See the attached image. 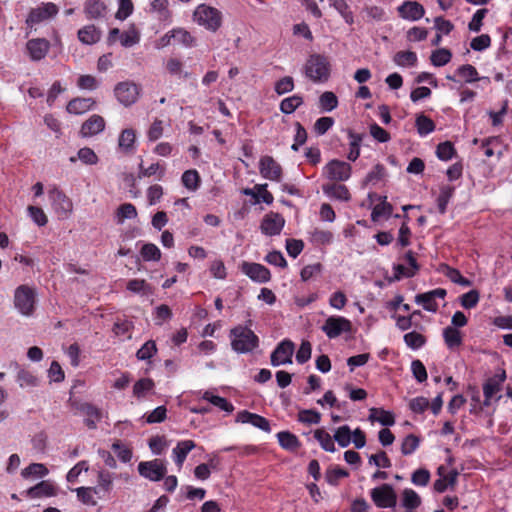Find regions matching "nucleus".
Wrapping results in <instances>:
<instances>
[{"instance_id": "17", "label": "nucleus", "mask_w": 512, "mask_h": 512, "mask_svg": "<svg viewBox=\"0 0 512 512\" xmlns=\"http://www.w3.org/2000/svg\"><path fill=\"white\" fill-rule=\"evenodd\" d=\"M284 224L285 219L281 214L270 212L264 216L260 229L265 235L275 236L281 233Z\"/></svg>"}, {"instance_id": "43", "label": "nucleus", "mask_w": 512, "mask_h": 512, "mask_svg": "<svg viewBox=\"0 0 512 512\" xmlns=\"http://www.w3.org/2000/svg\"><path fill=\"white\" fill-rule=\"evenodd\" d=\"M140 41V33L134 25L120 35V42L123 47H132Z\"/></svg>"}, {"instance_id": "63", "label": "nucleus", "mask_w": 512, "mask_h": 512, "mask_svg": "<svg viewBox=\"0 0 512 512\" xmlns=\"http://www.w3.org/2000/svg\"><path fill=\"white\" fill-rule=\"evenodd\" d=\"M48 474V469L44 464L41 463H32L28 467L22 470L21 475L24 478H28L31 475H37L40 477L46 476Z\"/></svg>"}, {"instance_id": "20", "label": "nucleus", "mask_w": 512, "mask_h": 512, "mask_svg": "<svg viewBox=\"0 0 512 512\" xmlns=\"http://www.w3.org/2000/svg\"><path fill=\"white\" fill-rule=\"evenodd\" d=\"M236 422L243 424L249 423L267 433H269L271 430L270 423L266 418L255 413H251L247 410L238 412L236 416Z\"/></svg>"}, {"instance_id": "2", "label": "nucleus", "mask_w": 512, "mask_h": 512, "mask_svg": "<svg viewBox=\"0 0 512 512\" xmlns=\"http://www.w3.org/2000/svg\"><path fill=\"white\" fill-rule=\"evenodd\" d=\"M193 21L210 32H216L222 26L223 15L215 7L200 4L193 12Z\"/></svg>"}, {"instance_id": "13", "label": "nucleus", "mask_w": 512, "mask_h": 512, "mask_svg": "<svg viewBox=\"0 0 512 512\" xmlns=\"http://www.w3.org/2000/svg\"><path fill=\"white\" fill-rule=\"evenodd\" d=\"M447 295V292L443 288H436L434 290L417 294L415 296V302L419 305H422L426 311L429 312H437L438 303L436 299H444Z\"/></svg>"}, {"instance_id": "40", "label": "nucleus", "mask_w": 512, "mask_h": 512, "mask_svg": "<svg viewBox=\"0 0 512 512\" xmlns=\"http://www.w3.org/2000/svg\"><path fill=\"white\" fill-rule=\"evenodd\" d=\"M393 61L398 66L413 67L417 63V55L412 51H399L394 55Z\"/></svg>"}, {"instance_id": "51", "label": "nucleus", "mask_w": 512, "mask_h": 512, "mask_svg": "<svg viewBox=\"0 0 512 512\" xmlns=\"http://www.w3.org/2000/svg\"><path fill=\"white\" fill-rule=\"evenodd\" d=\"M454 188L450 186H443L440 189L439 196L437 198L438 210L441 214L446 212L447 205L453 195Z\"/></svg>"}, {"instance_id": "32", "label": "nucleus", "mask_w": 512, "mask_h": 512, "mask_svg": "<svg viewBox=\"0 0 512 512\" xmlns=\"http://www.w3.org/2000/svg\"><path fill=\"white\" fill-rule=\"evenodd\" d=\"M136 135L135 131L131 128L124 129L118 138V147L125 153H130L134 149Z\"/></svg>"}, {"instance_id": "24", "label": "nucleus", "mask_w": 512, "mask_h": 512, "mask_svg": "<svg viewBox=\"0 0 512 512\" xmlns=\"http://www.w3.org/2000/svg\"><path fill=\"white\" fill-rule=\"evenodd\" d=\"M443 470L444 467L442 466L438 468L440 478L434 482V490L438 493H443L449 486H454L458 477V472L456 470H451L446 475L442 474Z\"/></svg>"}, {"instance_id": "60", "label": "nucleus", "mask_w": 512, "mask_h": 512, "mask_svg": "<svg viewBox=\"0 0 512 512\" xmlns=\"http://www.w3.org/2000/svg\"><path fill=\"white\" fill-rule=\"evenodd\" d=\"M174 30V44H182L186 47L194 45V37L183 28H176Z\"/></svg>"}, {"instance_id": "37", "label": "nucleus", "mask_w": 512, "mask_h": 512, "mask_svg": "<svg viewBox=\"0 0 512 512\" xmlns=\"http://www.w3.org/2000/svg\"><path fill=\"white\" fill-rule=\"evenodd\" d=\"M74 491L76 492L78 500L83 504L91 506L97 504L95 495L98 493V489L96 487H79Z\"/></svg>"}, {"instance_id": "41", "label": "nucleus", "mask_w": 512, "mask_h": 512, "mask_svg": "<svg viewBox=\"0 0 512 512\" xmlns=\"http://www.w3.org/2000/svg\"><path fill=\"white\" fill-rule=\"evenodd\" d=\"M415 126L420 136H426L435 130L433 120L423 114L416 117Z\"/></svg>"}, {"instance_id": "9", "label": "nucleus", "mask_w": 512, "mask_h": 512, "mask_svg": "<svg viewBox=\"0 0 512 512\" xmlns=\"http://www.w3.org/2000/svg\"><path fill=\"white\" fill-rule=\"evenodd\" d=\"M139 474L150 481H160L167 473L164 462L160 459L144 461L138 464Z\"/></svg>"}, {"instance_id": "64", "label": "nucleus", "mask_w": 512, "mask_h": 512, "mask_svg": "<svg viewBox=\"0 0 512 512\" xmlns=\"http://www.w3.org/2000/svg\"><path fill=\"white\" fill-rule=\"evenodd\" d=\"M127 289L133 293H151L149 284L144 279H132L127 283Z\"/></svg>"}, {"instance_id": "35", "label": "nucleus", "mask_w": 512, "mask_h": 512, "mask_svg": "<svg viewBox=\"0 0 512 512\" xmlns=\"http://www.w3.org/2000/svg\"><path fill=\"white\" fill-rule=\"evenodd\" d=\"M440 272L449 278L453 283L459 284L464 287L471 285V281L463 277L459 270L452 268L446 264L441 265Z\"/></svg>"}, {"instance_id": "10", "label": "nucleus", "mask_w": 512, "mask_h": 512, "mask_svg": "<svg viewBox=\"0 0 512 512\" xmlns=\"http://www.w3.org/2000/svg\"><path fill=\"white\" fill-rule=\"evenodd\" d=\"M58 13V7L54 3H43L42 5L31 9L26 19L28 27L32 28L45 20L53 18Z\"/></svg>"}, {"instance_id": "57", "label": "nucleus", "mask_w": 512, "mask_h": 512, "mask_svg": "<svg viewBox=\"0 0 512 512\" xmlns=\"http://www.w3.org/2000/svg\"><path fill=\"white\" fill-rule=\"evenodd\" d=\"M139 168V178L151 177L158 174V179H162V177L165 174V168L161 166L159 163H153L147 168H144L143 165L140 164Z\"/></svg>"}, {"instance_id": "25", "label": "nucleus", "mask_w": 512, "mask_h": 512, "mask_svg": "<svg viewBox=\"0 0 512 512\" xmlns=\"http://www.w3.org/2000/svg\"><path fill=\"white\" fill-rule=\"evenodd\" d=\"M107 6L101 0H87L84 6V12L89 19H98L105 16Z\"/></svg>"}, {"instance_id": "53", "label": "nucleus", "mask_w": 512, "mask_h": 512, "mask_svg": "<svg viewBox=\"0 0 512 512\" xmlns=\"http://www.w3.org/2000/svg\"><path fill=\"white\" fill-rule=\"evenodd\" d=\"M157 353V346L155 341L148 340L143 346L137 351L136 357L138 360L144 361L149 360Z\"/></svg>"}, {"instance_id": "7", "label": "nucleus", "mask_w": 512, "mask_h": 512, "mask_svg": "<svg viewBox=\"0 0 512 512\" xmlns=\"http://www.w3.org/2000/svg\"><path fill=\"white\" fill-rule=\"evenodd\" d=\"M370 496L378 508H394L397 503V495L392 485L382 484L371 490Z\"/></svg>"}, {"instance_id": "50", "label": "nucleus", "mask_w": 512, "mask_h": 512, "mask_svg": "<svg viewBox=\"0 0 512 512\" xmlns=\"http://www.w3.org/2000/svg\"><path fill=\"white\" fill-rule=\"evenodd\" d=\"M452 53L445 48H441L432 52L430 60L434 66L441 67L450 62Z\"/></svg>"}, {"instance_id": "31", "label": "nucleus", "mask_w": 512, "mask_h": 512, "mask_svg": "<svg viewBox=\"0 0 512 512\" xmlns=\"http://www.w3.org/2000/svg\"><path fill=\"white\" fill-rule=\"evenodd\" d=\"M202 399L208 401L215 407L219 408L222 411L227 413H231L234 410V406L227 399L214 395L212 391H205L202 394Z\"/></svg>"}, {"instance_id": "36", "label": "nucleus", "mask_w": 512, "mask_h": 512, "mask_svg": "<svg viewBox=\"0 0 512 512\" xmlns=\"http://www.w3.org/2000/svg\"><path fill=\"white\" fill-rule=\"evenodd\" d=\"M323 191L330 197L336 198L342 201H348L350 199V192L345 185L342 184H331L323 187Z\"/></svg>"}, {"instance_id": "58", "label": "nucleus", "mask_w": 512, "mask_h": 512, "mask_svg": "<svg viewBox=\"0 0 512 512\" xmlns=\"http://www.w3.org/2000/svg\"><path fill=\"white\" fill-rule=\"evenodd\" d=\"M420 444V439L414 434L407 435L401 445V452L403 455L412 454Z\"/></svg>"}, {"instance_id": "42", "label": "nucleus", "mask_w": 512, "mask_h": 512, "mask_svg": "<svg viewBox=\"0 0 512 512\" xmlns=\"http://www.w3.org/2000/svg\"><path fill=\"white\" fill-rule=\"evenodd\" d=\"M277 437L280 446L284 449L294 451L300 446L298 438L288 431L279 432Z\"/></svg>"}, {"instance_id": "45", "label": "nucleus", "mask_w": 512, "mask_h": 512, "mask_svg": "<svg viewBox=\"0 0 512 512\" xmlns=\"http://www.w3.org/2000/svg\"><path fill=\"white\" fill-rule=\"evenodd\" d=\"M403 340L405 344L413 350L421 348L426 343V337L416 331L406 333Z\"/></svg>"}, {"instance_id": "49", "label": "nucleus", "mask_w": 512, "mask_h": 512, "mask_svg": "<svg viewBox=\"0 0 512 512\" xmlns=\"http://www.w3.org/2000/svg\"><path fill=\"white\" fill-rule=\"evenodd\" d=\"M154 388V382L150 378H143L138 380L133 386V395L137 398L144 397L147 392Z\"/></svg>"}, {"instance_id": "11", "label": "nucleus", "mask_w": 512, "mask_h": 512, "mask_svg": "<svg viewBox=\"0 0 512 512\" xmlns=\"http://www.w3.org/2000/svg\"><path fill=\"white\" fill-rule=\"evenodd\" d=\"M352 167L349 163L337 159L329 161L324 167V173L328 179L334 181H346L350 178Z\"/></svg>"}, {"instance_id": "44", "label": "nucleus", "mask_w": 512, "mask_h": 512, "mask_svg": "<svg viewBox=\"0 0 512 512\" xmlns=\"http://www.w3.org/2000/svg\"><path fill=\"white\" fill-rule=\"evenodd\" d=\"M314 437L325 451L335 452L334 440L324 429L315 430Z\"/></svg>"}, {"instance_id": "19", "label": "nucleus", "mask_w": 512, "mask_h": 512, "mask_svg": "<svg viewBox=\"0 0 512 512\" xmlns=\"http://www.w3.org/2000/svg\"><path fill=\"white\" fill-rule=\"evenodd\" d=\"M105 129V120L102 116L93 114L83 122L80 128V135L83 138L92 137Z\"/></svg>"}, {"instance_id": "47", "label": "nucleus", "mask_w": 512, "mask_h": 512, "mask_svg": "<svg viewBox=\"0 0 512 512\" xmlns=\"http://www.w3.org/2000/svg\"><path fill=\"white\" fill-rule=\"evenodd\" d=\"M319 105L323 111L330 112L338 106V98L333 92L326 91L320 96Z\"/></svg>"}, {"instance_id": "55", "label": "nucleus", "mask_w": 512, "mask_h": 512, "mask_svg": "<svg viewBox=\"0 0 512 512\" xmlns=\"http://www.w3.org/2000/svg\"><path fill=\"white\" fill-rule=\"evenodd\" d=\"M27 212L31 217L32 221L42 227L48 223V217L44 213L43 209L37 206L30 205L27 207Z\"/></svg>"}, {"instance_id": "39", "label": "nucleus", "mask_w": 512, "mask_h": 512, "mask_svg": "<svg viewBox=\"0 0 512 512\" xmlns=\"http://www.w3.org/2000/svg\"><path fill=\"white\" fill-rule=\"evenodd\" d=\"M421 505L420 496L413 490L406 488L402 492V506L408 510H413Z\"/></svg>"}, {"instance_id": "5", "label": "nucleus", "mask_w": 512, "mask_h": 512, "mask_svg": "<svg viewBox=\"0 0 512 512\" xmlns=\"http://www.w3.org/2000/svg\"><path fill=\"white\" fill-rule=\"evenodd\" d=\"M48 197L54 213L59 219H68L74 210L72 200L57 186L48 191Z\"/></svg>"}, {"instance_id": "34", "label": "nucleus", "mask_w": 512, "mask_h": 512, "mask_svg": "<svg viewBox=\"0 0 512 512\" xmlns=\"http://www.w3.org/2000/svg\"><path fill=\"white\" fill-rule=\"evenodd\" d=\"M348 137L350 139L349 146L350 150L347 155L348 160L356 161L360 156V146L363 140V136L361 134L355 133L352 130H348Z\"/></svg>"}, {"instance_id": "18", "label": "nucleus", "mask_w": 512, "mask_h": 512, "mask_svg": "<svg viewBox=\"0 0 512 512\" xmlns=\"http://www.w3.org/2000/svg\"><path fill=\"white\" fill-rule=\"evenodd\" d=\"M399 16L409 21H417L425 14L424 7L417 1H405L397 8Z\"/></svg>"}, {"instance_id": "14", "label": "nucleus", "mask_w": 512, "mask_h": 512, "mask_svg": "<svg viewBox=\"0 0 512 512\" xmlns=\"http://www.w3.org/2000/svg\"><path fill=\"white\" fill-rule=\"evenodd\" d=\"M241 271L255 282L266 283L271 279V273L269 269L259 263L244 261L241 264Z\"/></svg>"}, {"instance_id": "12", "label": "nucleus", "mask_w": 512, "mask_h": 512, "mask_svg": "<svg viewBox=\"0 0 512 512\" xmlns=\"http://www.w3.org/2000/svg\"><path fill=\"white\" fill-rule=\"evenodd\" d=\"M259 172L263 178L275 182H280L283 174L281 165L269 155L260 158Z\"/></svg>"}, {"instance_id": "38", "label": "nucleus", "mask_w": 512, "mask_h": 512, "mask_svg": "<svg viewBox=\"0 0 512 512\" xmlns=\"http://www.w3.org/2000/svg\"><path fill=\"white\" fill-rule=\"evenodd\" d=\"M138 216L136 207L131 203L121 204L115 213L116 221L118 224L124 223L126 219H134Z\"/></svg>"}, {"instance_id": "62", "label": "nucleus", "mask_w": 512, "mask_h": 512, "mask_svg": "<svg viewBox=\"0 0 512 512\" xmlns=\"http://www.w3.org/2000/svg\"><path fill=\"white\" fill-rule=\"evenodd\" d=\"M332 5L342 15L347 24L354 22L353 14L345 0H333Z\"/></svg>"}, {"instance_id": "4", "label": "nucleus", "mask_w": 512, "mask_h": 512, "mask_svg": "<svg viewBox=\"0 0 512 512\" xmlns=\"http://www.w3.org/2000/svg\"><path fill=\"white\" fill-rule=\"evenodd\" d=\"M36 289L20 285L14 291V306L24 316H31L35 310Z\"/></svg>"}, {"instance_id": "48", "label": "nucleus", "mask_w": 512, "mask_h": 512, "mask_svg": "<svg viewBox=\"0 0 512 512\" xmlns=\"http://www.w3.org/2000/svg\"><path fill=\"white\" fill-rule=\"evenodd\" d=\"M352 433L348 425L340 426L334 434V440L341 447H347L352 441Z\"/></svg>"}, {"instance_id": "28", "label": "nucleus", "mask_w": 512, "mask_h": 512, "mask_svg": "<svg viewBox=\"0 0 512 512\" xmlns=\"http://www.w3.org/2000/svg\"><path fill=\"white\" fill-rule=\"evenodd\" d=\"M196 447V444L192 440H184L178 442L177 446L173 449V455L176 464L179 468L182 467L187 454Z\"/></svg>"}, {"instance_id": "22", "label": "nucleus", "mask_w": 512, "mask_h": 512, "mask_svg": "<svg viewBox=\"0 0 512 512\" xmlns=\"http://www.w3.org/2000/svg\"><path fill=\"white\" fill-rule=\"evenodd\" d=\"M95 103L92 98L77 97L69 101L66 110L70 114L80 115L90 111Z\"/></svg>"}, {"instance_id": "52", "label": "nucleus", "mask_w": 512, "mask_h": 512, "mask_svg": "<svg viewBox=\"0 0 512 512\" xmlns=\"http://www.w3.org/2000/svg\"><path fill=\"white\" fill-rule=\"evenodd\" d=\"M17 382L19 386L24 387H35L38 385L37 377L28 370L20 369L17 374Z\"/></svg>"}, {"instance_id": "26", "label": "nucleus", "mask_w": 512, "mask_h": 512, "mask_svg": "<svg viewBox=\"0 0 512 512\" xmlns=\"http://www.w3.org/2000/svg\"><path fill=\"white\" fill-rule=\"evenodd\" d=\"M77 36L81 43L85 45H92L100 40L101 31L94 25H87L78 31Z\"/></svg>"}, {"instance_id": "1", "label": "nucleus", "mask_w": 512, "mask_h": 512, "mask_svg": "<svg viewBox=\"0 0 512 512\" xmlns=\"http://www.w3.org/2000/svg\"><path fill=\"white\" fill-rule=\"evenodd\" d=\"M251 325L252 320H248L246 325H237L230 330L231 347L235 352L245 354L259 346V338L251 330Z\"/></svg>"}, {"instance_id": "56", "label": "nucleus", "mask_w": 512, "mask_h": 512, "mask_svg": "<svg viewBox=\"0 0 512 512\" xmlns=\"http://www.w3.org/2000/svg\"><path fill=\"white\" fill-rule=\"evenodd\" d=\"M134 11V4L132 0H118V10L115 14L116 19L125 20Z\"/></svg>"}, {"instance_id": "8", "label": "nucleus", "mask_w": 512, "mask_h": 512, "mask_svg": "<svg viewBox=\"0 0 512 512\" xmlns=\"http://www.w3.org/2000/svg\"><path fill=\"white\" fill-rule=\"evenodd\" d=\"M321 330L330 339L339 337L342 333L351 332L352 323L342 316H329L321 327Z\"/></svg>"}, {"instance_id": "3", "label": "nucleus", "mask_w": 512, "mask_h": 512, "mask_svg": "<svg viewBox=\"0 0 512 512\" xmlns=\"http://www.w3.org/2000/svg\"><path fill=\"white\" fill-rule=\"evenodd\" d=\"M305 75L313 82H325L330 75V63L320 54H312L304 65Z\"/></svg>"}, {"instance_id": "23", "label": "nucleus", "mask_w": 512, "mask_h": 512, "mask_svg": "<svg viewBox=\"0 0 512 512\" xmlns=\"http://www.w3.org/2000/svg\"><path fill=\"white\" fill-rule=\"evenodd\" d=\"M29 498L51 497L56 495L55 487L49 481H41L25 491Z\"/></svg>"}, {"instance_id": "29", "label": "nucleus", "mask_w": 512, "mask_h": 512, "mask_svg": "<svg viewBox=\"0 0 512 512\" xmlns=\"http://www.w3.org/2000/svg\"><path fill=\"white\" fill-rule=\"evenodd\" d=\"M369 420L372 422H379L383 426H392L395 423L393 413L382 408H371Z\"/></svg>"}, {"instance_id": "27", "label": "nucleus", "mask_w": 512, "mask_h": 512, "mask_svg": "<svg viewBox=\"0 0 512 512\" xmlns=\"http://www.w3.org/2000/svg\"><path fill=\"white\" fill-rule=\"evenodd\" d=\"M457 74L462 77L466 83H473L476 81H484L490 83L489 77H479L478 71L471 64H464L458 67Z\"/></svg>"}, {"instance_id": "61", "label": "nucleus", "mask_w": 512, "mask_h": 512, "mask_svg": "<svg viewBox=\"0 0 512 512\" xmlns=\"http://www.w3.org/2000/svg\"><path fill=\"white\" fill-rule=\"evenodd\" d=\"M454 154L455 148L451 142L445 141L438 144L436 149V155L440 160L448 161L452 159Z\"/></svg>"}, {"instance_id": "6", "label": "nucleus", "mask_w": 512, "mask_h": 512, "mask_svg": "<svg viewBox=\"0 0 512 512\" xmlns=\"http://www.w3.org/2000/svg\"><path fill=\"white\" fill-rule=\"evenodd\" d=\"M140 92L141 87L132 81L119 82L114 88L115 97L125 107L136 103Z\"/></svg>"}, {"instance_id": "46", "label": "nucleus", "mask_w": 512, "mask_h": 512, "mask_svg": "<svg viewBox=\"0 0 512 512\" xmlns=\"http://www.w3.org/2000/svg\"><path fill=\"white\" fill-rule=\"evenodd\" d=\"M303 103V98L299 95H293L283 99L280 103V110L284 114L293 113Z\"/></svg>"}, {"instance_id": "21", "label": "nucleus", "mask_w": 512, "mask_h": 512, "mask_svg": "<svg viewBox=\"0 0 512 512\" xmlns=\"http://www.w3.org/2000/svg\"><path fill=\"white\" fill-rule=\"evenodd\" d=\"M26 47L30 58L33 61H39L47 55L50 49V43L44 38H36L29 40Z\"/></svg>"}, {"instance_id": "15", "label": "nucleus", "mask_w": 512, "mask_h": 512, "mask_svg": "<svg viewBox=\"0 0 512 512\" xmlns=\"http://www.w3.org/2000/svg\"><path fill=\"white\" fill-rule=\"evenodd\" d=\"M294 352V343L290 340H283L278 344L271 354L272 366H280L292 363V355Z\"/></svg>"}, {"instance_id": "16", "label": "nucleus", "mask_w": 512, "mask_h": 512, "mask_svg": "<svg viewBox=\"0 0 512 512\" xmlns=\"http://www.w3.org/2000/svg\"><path fill=\"white\" fill-rule=\"evenodd\" d=\"M506 379V373L503 370L500 374L494 375L486 380L483 384L484 394V406H490L491 400L497 395L502 389V385Z\"/></svg>"}, {"instance_id": "59", "label": "nucleus", "mask_w": 512, "mask_h": 512, "mask_svg": "<svg viewBox=\"0 0 512 512\" xmlns=\"http://www.w3.org/2000/svg\"><path fill=\"white\" fill-rule=\"evenodd\" d=\"M200 177L196 170H187L182 175V183L189 190H196L199 186Z\"/></svg>"}, {"instance_id": "33", "label": "nucleus", "mask_w": 512, "mask_h": 512, "mask_svg": "<svg viewBox=\"0 0 512 512\" xmlns=\"http://www.w3.org/2000/svg\"><path fill=\"white\" fill-rule=\"evenodd\" d=\"M443 338L449 349H454L461 346L463 341L461 332L453 326H447L444 328Z\"/></svg>"}, {"instance_id": "30", "label": "nucleus", "mask_w": 512, "mask_h": 512, "mask_svg": "<svg viewBox=\"0 0 512 512\" xmlns=\"http://www.w3.org/2000/svg\"><path fill=\"white\" fill-rule=\"evenodd\" d=\"M78 409L87 416V419L85 420L86 425L90 429L96 428V422L101 419L100 410L89 403L80 404Z\"/></svg>"}, {"instance_id": "54", "label": "nucleus", "mask_w": 512, "mask_h": 512, "mask_svg": "<svg viewBox=\"0 0 512 512\" xmlns=\"http://www.w3.org/2000/svg\"><path fill=\"white\" fill-rule=\"evenodd\" d=\"M140 253L145 261H159L161 258V251L152 243L144 244Z\"/></svg>"}]
</instances>
